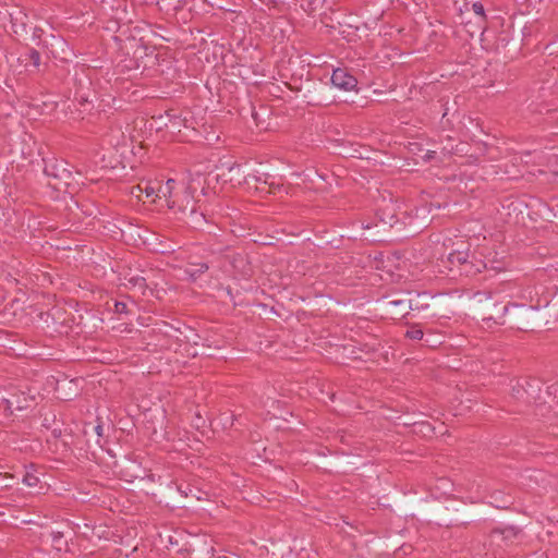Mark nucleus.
<instances>
[{"label": "nucleus", "mask_w": 558, "mask_h": 558, "mask_svg": "<svg viewBox=\"0 0 558 558\" xmlns=\"http://www.w3.org/2000/svg\"><path fill=\"white\" fill-rule=\"evenodd\" d=\"M405 517L414 518L416 514L427 524H435L439 527L451 529L454 526H466L478 515L475 508L463 507L458 504L442 505H418L413 511L402 508Z\"/></svg>", "instance_id": "1"}, {"label": "nucleus", "mask_w": 558, "mask_h": 558, "mask_svg": "<svg viewBox=\"0 0 558 558\" xmlns=\"http://www.w3.org/2000/svg\"><path fill=\"white\" fill-rule=\"evenodd\" d=\"M211 174L196 172L190 173L186 181L179 184L175 180L169 179L166 182V189L169 193L168 207L177 208L182 214L186 209L202 202V197L207 196L210 189Z\"/></svg>", "instance_id": "2"}, {"label": "nucleus", "mask_w": 558, "mask_h": 558, "mask_svg": "<svg viewBox=\"0 0 558 558\" xmlns=\"http://www.w3.org/2000/svg\"><path fill=\"white\" fill-rule=\"evenodd\" d=\"M128 29L119 25L114 36V40L119 44V50L130 57V62L135 69H151L159 64V53L156 52V45H150L153 39L165 40L163 36L158 35L156 32L150 31L148 38L145 40L144 37L136 38L134 35L126 36Z\"/></svg>", "instance_id": "3"}, {"label": "nucleus", "mask_w": 558, "mask_h": 558, "mask_svg": "<svg viewBox=\"0 0 558 558\" xmlns=\"http://www.w3.org/2000/svg\"><path fill=\"white\" fill-rule=\"evenodd\" d=\"M440 266L447 276L452 279L458 277H475L478 275L481 266L480 257L475 252H471V243L469 241L452 242L451 250L446 258L440 259Z\"/></svg>", "instance_id": "4"}, {"label": "nucleus", "mask_w": 558, "mask_h": 558, "mask_svg": "<svg viewBox=\"0 0 558 558\" xmlns=\"http://www.w3.org/2000/svg\"><path fill=\"white\" fill-rule=\"evenodd\" d=\"M399 216L388 208H380L376 211L374 221L362 223V240L369 242H385L401 240L399 232Z\"/></svg>", "instance_id": "5"}, {"label": "nucleus", "mask_w": 558, "mask_h": 558, "mask_svg": "<svg viewBox=\"0 0 558 558\" xmlns=\"http://www.w3.org/2000/svg\"><path fill=\"white\" fill-rule=\"evenodd\" d=\"M292 89L300 93V99L308 106H329L338 102L331 86L319 77L308 76L300 86Z\"/></svg>", "instance_id": "6"}, {"label": "nucleus", "mask_w": 558, "mask_h": 558, "mask_svg": "<svg viewBox=\"0 0 558 558\" xmlns=\"http://www.w3.org/2000/svg\"><path fill=\"white\" fill-rule=\"evenodd\" d=\"M547 325L546 316L541 311V300L537 305L519 304L511 302L508 326L512 329L529 331Z\"/></svg>", "instance_id": "7"}, {"label": "nucleus", "mask_w": 558, "mask_h": 558, "mask_svg": "<svg viewBox=\"0 0 558 558\" xmlns=\"http://www.w3.org/2000/svg\"><path fill=\"white\" fill-rule=\"evenodd\" d=\"M400 239L421 233L430 223V209L426 204L415 205L399 216Z\"/></svg>", "instance_id": "8"}, {"label": "nucleus", "mask_w": 558, "mask_h": 558, "mask_svg": "<svg viewBox=\"0 0 558 558\" xmlns=\"http://www.w3.org/2000/svg\"><path fill=\"white\" fill-rule=\"evenodd\" d=\"M107 452L114 459L111 468L114 475L119 476L121 481L126 483H135L137 486L150 489L151 487L145 483L144 474H146V468L142 465L140 461L132 458L131 456H124L117 460L116 456L111 453V450Z\"/></svg>", "instance_id": "9"}, {"label": "nucleus", "mask_w": 558, "mask_h": 558, "mask_svg": "<svg viewBox=\"0 0 558 558\" xmlns=\"http://www.w3.org/2000/svg\"><path fill=\"white\" fill-rule=\"evenodd\" d=\"M477 302L482 301L484 296L487 301L486 304L477 305L476 314L482 318L483 322L489 323L493 322L496 325H508V319L510 317L511 302H507V304L492 302L493 292H476L474 294Z\"/></svg>", "instance_id": "10"}, {"label": "nucleus", "mask_w": 558, "mask_h": 558, "mask_svg": "<svg viewBox=\"0 0 558 558\" xmlns=\"http://www.w3.org/2000/svg\"><path fill=\"white\" fill-rule=\"evenodd\" d=\"M44 173L48 178V185L54 191L68 192L75 180L72 172L73 167L63 159H52L50 161L44 159Z\"/></svg>", "instance_id": "11"}, {"label": "nucleus", "mask_w": 558, "mask_h": 558, "mask_svg": "<svg viewBox=\"0 0 558 558\" xmlns=\"http://www.w3.org/2000/svg\"><path fill=\"white\" fill-rule=\"evenodd\" d=\"M410 291L387 293L378 300V307L385 317L401 319L410 314Z\"/></svg>", "instance_id": "12"}, {"label": "nucleus", "mask_w": 558, "mask_h": 558, "mask_svg": "<svg viewBox=\"0 0 558 558\" xmlns=\"http://www.w3.org/2000/svg\"><path fill=\"white\" fill-rule=\"evenodd\" d=\"M511 392L515 400L524 404L534 403L542 398V381L531 376L519 377L512 385Z\"/></svg>", "instance_id": "13"}, {"label": "nucleus", "mask_w": 558, "mask_h": 558, "mask_svg": "<svg viewBox=\"0 0 558 558\" xmlns=\"http://www.w3.org/2000/svg\"><path fill=\"white\" fill-rule=\"evenodd\" d=\"M84 446L87 445L92 460H96L98 452L105 450L107 436L104 433V423L97 417L95 421L83 423Z\"/></svg>", "instance_id": "14"}, {"label": "nucleus", "mask_w": 558, "mask_h": 558, "mask_svg": "<svg viewBox=\"0 0 558 558\" xmlns=\"http://www.w3.org/2000/svg\"><path fill=\"white\" fill-rule=\"evenodd\" d=\"M331 89L333 87L345 90L354 92L355 95H349L347 99L342 100L347 104L357 105L364 107V99L357 96L360 88L357 87V80L354 75L348 72L345 68H337L332 71L331 77Z\"/></svg>", "instance_id": "15"}, {"label": "nucleus", "mask_w": 558, "mask_h": 558, "mask_svg": "<svg viewBox=\"0 0 558 558\" xmlns=\"http://www.w3.org/2000/svg\"><path fill=\"white\" fill-rule=\"evenodd\" d=\"M354 360H364L379 363L380 359L388 361V351L385 344L377 337H371L366 342H359V347L353 345L350 351Z\"/></svg>", "instance_id": "16"}, {"label": "nucleus", "mask_w": 558, "mask_h": 558, "mask_svg": "<svg viewBox=\"0 0 558 558\" xmlns=\"http://www.w3.org/2000/svg\"><path fill=\"white\" fill-rule=\"evenodd\" d=\"M246 189L248 191L253 190L255 193L260 196H265L267 194H277L284 190L282 177H279L277 180L275 175L269 173H254L251 172L247 181Z\"/></svg>", "instance_id": "17"}, {"label": "nucleus", "mask_w": 558, "mask_h": 558, "mask_svg": "<svg viewBox=\"0 0 558 558\" xmlns=\"http://www.w3.org/2000/svg\"><path fill=\"white\" fill-rule=\"evenodd\" d=\"M216 258L222 264L221 267L229 264L235 275L243 278H250L253 275L251 262L248 260L247 255L242 252L226 247Z\"/></svg>", "instance_id": "18"}, {"label": "nucleus", "mask_w": 558, "mask_h": 558, "mask_svg": "<svg viewBox=\"0 0 558 558\" xmlns=\"http://www.w3.org/2000/svg\"><path fill=\"white\" fill-rule=\"evenodd\" d=\"M158 122L157 131L168 129L172 134L181 133L184 123L194 122V118L190 112H183L179 109H169L165 113L153 118Z\"/></svg>", "instance_id": "19"}, {"label": "nucleus", "mask_w": 558, "mask_h": 558, "mask_svg": "<svg viewBox=\"0 0 558 558\" xmlns=\"http://www.w3.org/2000/svg\"><path fill=\"white\" fill-rule=\"evenodd\" d=\"M35 405V396L23 390H13L7 398L1 399L0 401V407H2L9 415H13L16 411L22 412L32 409Z\"/></svg>", "instance_id": "20"}, {"label": "nucleus", "mask_w": 558, "mask_h": 558, "mask_svg": "<svg viewBox=\"0 0 558 558\" xmlns=\"http://www.w3.org/2000/svg\"><path fill=\"white\" fill-rule=\"evenodd\" d=\"M8 15L11 22V28L14 34L27 38L31 34V20L26 10L21 5H13Z\"/></svg>", "instance_id": "21"}, {"label": "nucleus", "mask_w": 558, "mask_h": 558, "mask_svg": "<svg viewBox=\"0 0 558 558\" xmlns=\"http://www.w3.org/2000/svg\"><path fill=\"white\" fill-rule=\"evenodd\" d=\"M480 262L478 274L485 270L490 274V277L505 272L510 266L509 257L505 255L499 256L497 252H489L484 258H480Z\"/></svg>", "instance_id": "22"}, {"label": "nucleus", "mask_w": 558, "mask_h": 558, "mask_svg": "<svg viewBox=\"0 0 558 558\" xmlns=\"http://www.w3.org/2000/svg\"><path fill=\"white\" fill-rule=\"evenodd\" d=\"M83 439H85L83 428L81 429L80 434H75L72 433L71 430L68 432L66 429H64L62 447L63 451H70L80 458L92 460L87 445L84 446Z\"/></svg>", "instance_id": "23"}, {"label": "nucleus", "mask_w": 558, "mask_h": 558, "mask_svg": "<svg viewBox=\"0 0 558 558\" xmlns=\"http://www.w3.org/2000/svg\"><path fill=\"white\" fill-rule=\"evenodd\" d=\"M541 311L546 316V323L550 319L558 318V287L547 289L546 293L542 295Z\"/></svg>", "instance_id": "24"}, {"label": "nucleus", "mask_w": 558, "mask_h": 558, "mask_svg": "<svg viewBox=\"0 0 558 558\" xmlns=\"http://www.w3.org/2000/svg\"><path fill=\"white\" fill-rule=\"evenodd\" d=\"M144 243L156 254L169 255L175 252V243L157 233H149Z\"/></svg>", "instance_id": "25"}, {"label": "nucleus", "mask_w": 558, "mask_h": 558, "mask_svg": "<svg viewBox=\"0 0 558 558\" xmlns=\"http://www.w3.org/2000/svg\"><path fill=\"white\" fill-rule=\"evenodd\" d=\"M51 40L49 48L51 56L63 63L70 62L74 57V51L69 43L63 37L54 35H51Z\"/></svg>", "instance_id": "26"}, {"label": "nucleus", "mask_w": 558, "mask_h": 558, "mask_svg": "<svg viewBox=\"0 0 558 558\" xmlns=\"http://www.w3.org/2000/svg\"><path fill=\"white\" fill-rule=\"evenodd\" d=\"M213 260L198 262L195 256L190 255L187 257V267L184 269L186 279L190 282H196L204 274L209 270Z\"/></svg>", "instance_id": "27"}, {"label": "nucleus", "mask_w": 558, "mask_h": 558, "mask_svg": "<svg viewBox=\"0 0 558 558\" xmlns=\"http://www.w3.org/2000/svg\"><path fill=\"white\" fill-rule=\"evenodd\" d=\"M38 468L31 463L29 465H25V473L22 477V482L26 485L31 495L41 494V490L45 488V485L41 483V478L38 476Z\"/></svg>", "instance_id": "28"}, {"label": "nucleus", "mask_w": 558, "mask_h": 558, "mask_svg": "<svg viewBox=\"0 0 558 558\" xmlns=\"http://www.w3.org/2000/svg\"><path fill=\"white\" fill-rule=\"evenodd\" d=\"M251 174L250 168L242 163L234 162L231 167L228 168L227 180L233 186H245L246 181Z\"/></svg>", "instance_id": "29"}, {"label": "nucleus", "mask_w": 558, "mask_h": 558, "mask_svg": "<svg viewBox=\"0 0 558 558\" xmlns=\"http://www.w3.org/2000/svg\"><path fill=\"white\" fill-rule=\"evenodd\" d=\"M199 209L201 206L198 204L190 209H186L181 214V219L194 229L204 228L207 223V219L205 214Z\"/></svg>", "instance_id": "30"}, {"label": "nucleus", "mask_w": 558, "mask_h": 558, "mask_svg": "<svg viewBox=\"0 0 558 558\" xmlns=\"http://www.w3.org/2000/svg\"><path fill=\"white\" fill-rule=\"evenodd\" d=\"M174 486L180 496L185 498V500H179L181 504L191 505L202 499L203 492L191 484H174Z\"/></svg>", "instance_id": "31"}, {"label": "nucleus", "mask_w": 558, "mask_h": 558, "mask_svg": "<svg viewBox=\"0 0 558 558\" xmlns=\"http://www.w3.org/2000/svg\"><path fill=\"white\" fill-rule=\"evenodd\" d=\"M251 116L254 120L255 126L259 131H267L269 129V122L267 119H270V109L266 106L260 105L258 110L251 105Z\"/></svg>", "instance_id": "32"}, {"label": "nucleus", "mask_w": 558, "mask_h": 558, "mask_svg": "<svg viewBox=\"0 0 558 558\" xmlns=\"http://www.w3.org/2000/svg\"><path fill=\"white\" fill-rule=\"evenodd\" d=\"M40 59L41 57L39 51L32 47H27L26 51L19 58L20 62L24 63L26 68L28 65H33L37 72L39 71L40 66Z\"/></svg>", "instance_id": "33"}, {"label": "nucleus", "mask_w": 558, "mask_h": 558, "mask_svg": "<svg viewBox=\"0 0 558 558\" xmlns=\"http://www.w3.org/2000/svg\"><path fill=\"white\" fill-rule=\"evenodd\" d=\"M252 4L257 2L266 7L268 10H275L278 13L284 12L291 8V0H250Z\"/></svg>", "instance_id": "34"}, {"label": "nucleus", "mask_w": 558, "mask_h": 558, "mask_svg": "<svg viewBox=\"0 0 558 558\" xmlns=\"http://www.w3.org/2000/svg\"><path fill=\"white\" fill-rule=\"evenodd\" d=\"M124 286L129 288H137L142 294H145L146 289H148L147 280L145 277L141 275H136L134 277L124 276Z\"/></svg>", "instance_id": "35"}, {"label": "nucleus", "mask_w": 558, "mask_h": 558, "mask_svg": "<svg viewBox=\"0 0 558 558\" xmlns=\"http://www.w3.org/2000/svg\"><path fill=\"white\" fill-rule=\"evenodd\" d=\"M405 425L413 426L415 434H422L425 437H432L435 435V427L428 422H408Z\"/></svg>", "instance_id": "36"}, {"label": "nucleus", "mask_w": 558, "mask_h": 558, "mask_svg": "<svg viewBox=\"0 0 558 558\" xmlns=\"http://www.w3.org/2000/svg\"><path fill=\"white\" fill-rule=\"evenodd\" d=\"M492 499L494 500L492 504L498 509H507L512 505V498L501 492H495Z\"/></svg>", "instance_id": "37"}, {"label": "nucleus", "mask_w": 558, "mask_h": 558, "mask_svg": "<svg viewBox=\"0 0 558 558\" xmlns=\"http://www.w3.org/2000/svg\"><path fill=\"white\" fill-rule=\"evenodd\" d=\"M501 527H495L490 531L488 535V545L496 546L499 548L507 547L505 543L504 534H501Z\"/></svg>", "instance_id": "38"}, {"label": "nucleus", "mask_w": 558, "mask_h": 558, "mask_svg": "<svg viewBox=\"0 0 558 558\" xmlns=\"http://www.w3.org/2000/svg\"><path fill=\"white\" fill-rule=\"evenodd\" d=\"M501 534H504L506 546L511 545L514 539L522 533V530L514 525H507L501 527Z\"/></svg>", "instance_id": "39"}, {"label": "nucleus", "mask_w": 558, "mask_h": 558, "mask_svg": "<svg viewBox=\"0 0 558 558\" xmlns=\"http://www.w3.org/2000/svg\"><path fill=\"white\" fill-rule=\"evenodd\" d=\"M322 0H291V5L300 4L301 9L307 14L315 12L320 5Z\"/></svg>", "instance_id": "40"}, {"label": "nucleus", "mask_w": 558, "mask_h": 558, "mask_svg": "<svg viewBox=\"0 0 558 558\" xmlns=\"http://www.w3.org/2000/svg\"><path fill=\"white\" fill-rule=\"evenodd\" d=\"M17 483V478L11 473H0V493L11 489L14 484Z\"/></svg>", "instance_id": "41"}, {"label": "nucleus", "mask_w": 558, "mask_h": 558, "mask_svg": "<svg viewBox=\"0 0 558 558\" xmlns=\"http://www.w3.org/2000/svg\"><path fill=\"white\" fill-rule=\"evenodd\" d=\"M502 274V278L501 280L499 281V283H501V286H514V287H520L521 284L518 282L519 278L514 276V274L509 270V268H507V270L505 272H501Z\"/></svg>", "instance_id": "42"}, {"label": "nucleus", "mask_w": 558, "mask_h": 558, "mask_svg": "<svg viewBox=\"0 0 558 558\" xmlns=\"http://www.w3.org/2000/svg\"><path fill=\"white\" fill-rule=\"evenodd\" d=\"M472 10L480 17V21L482 23H486L487 22V16L485 14V9H484V5H483L482 2H480V1L474 2L472 4Z\"/></svg>", "instance_id": "43"}, {"label": "nucleus", "mask_w": 558, "mask_h": 558, "mask_svg": "<svg viewBox=\"0 0 558 558\" xmlns=\"http://www.w3.org/2000/svg\"><path fill=\"white\" fill-rule=\"evenodd\" d=\"M423 335H424L423 330L417 325L412 326L405 332V337L411 340H421L423 338Z\"/></svg>", "instance_id": "44"}, {"label": "nucleus", "mask_w": 558, "mask_h": 558, "mask_svg": "<svg viewBox=\"0 0 558 558\" xmlns=\"http://www.w3.org/2000/svg\"><path fill=\"white\" fill-rule=\"evenodd\" d=\"M411 299V308L410 311H417L420 308H424L423 305H420V293L410 291ZM425 308H428V305H425Z\"/></svg>", "instance_id": "45"}, {"label": "nucleus", "mask_w": 558, "mask_h": 558, "mask_svg": "<svg viewBox=\"0 0 558 558\" xmlns=\"http://www.w3.org/2000/svg\"><path fill=\"white\" fill-rule=\"evenodd\" d=\"M114 313L117 314H125V315H130L131 314V310L129 308V305L126 302L124 301H114Z\"/></svg>", "instance_id": "46"}, {"label": "nucleus", "mask_w": 558, "mask_h": 558, "mask_svg": "<svg viewBox=\"0 0 558 558\" xmlns=\"http://www.w3.org/2000/svg\"><path fill=\"white\" fill-rule=\"evenodd\" d=\"M192 426L197 430H203L207 426L206 420L199 413H196L192 421Z\"/></svg>", "instance_id": "47"}, {"label": "nucleus", "mask_w": 558, "mask_h": 558, "mask_svg": "<svg viewBox=\"0 0 558 558\" xmlns=\"http://www.w3.org/2000/svg\"><path fill=\"white\" fill-rule=\"evenodd\" d=\"M43 35H44V31L41 27H39V26L32 27L29 36H31L33 43L39 44Z\"/></svg>", "instance_id": "48"}, {"label": "nucleus", "mask_w": 558, "mask_h": 558, "mask_svg": "<svg viewBox=\"0 0 558 558\" xmlns=\"http://www.w3.org/2000/svg\"><path fill=\"white\" fill-rule=\"evenodd\" d=\"M517 287L514 286H501V283H498L497 287L495 288V292L496 293H506L508 296L510 298H513L514 294L511 292L513 289H515Z\"/></svg>", "instance_id": "49"}, {"label": "nucleus", "mask_w": 558, "mask_h": 558, "mask_svg": "<svg viewBox=\"0 0 558 558\" xmlns=\"http://www.w3.org/2000/svg\"><path fill=\"white\" fill-rule=\"evenodd\" d=\"M545 50H547L550 56L558 52V35L545 46Z\"/></svg>", "instance_id": "50"}, {"label": "nucleus", "mask_w": 558, "mask_h": 558, "mask_svg": "<svg viewBox=\"0 0 558 558\" xmlns=\"http://www.w3.org/2000/svg\"><path fill=\"white\" fill-rule=\"evenodd\" d=\"M162 326L165 327V335L169 336V337H175L177 340H179V337L178 336H173L172 332H175V333H181V331L178 329V328H174L173 326L169 325L168 323L166 322H162Z\"/></svg>", "instance_id": "51"}, {"label": "nucleus", "mask_w": 558, "mask_h": 558, "mask_svg": "<svg viewBox=\"0 0 558 558\" xmlns=\"http://www.w3.org/2000/svg\"><path fill=\"white\" fill-rule=\"evenodd\" d=\"M51 434H52L53 438L59 440L61 446L63 447L64 430H62L61 427H53L51 429Z\"/></svg>", "instance_id": "52"}, {"label": "nucleus", "mask_w": 558, "mask_h": 558, "mask_svg": "<svg viewBox=\"0 0 558 558\" xmlns=\"http://www.w3.org/2000/svg\"><path fill=\"white\" fill-rule=\"evenodd\" d=\"M422 204H426L429 207V209H430V220L434 217L433 211L441 208V203L436 202V201H432L429 203L425 201Z\"/></svg>", "instance_id": "53"}, {"label": "nucleus", "mask_w": 558, "mask_h": 558, "mask_svg": "<svg viewBox=\"0 0 558 558\" xmlns=\"http://www.w3.org/2000/svg\"><path fill=\"white\" fill-rule=\"evenodd\" d=\"M207 555H208V558H239L236 555H232V556L218 555V556H215V549H214L213 546H210L207 549Z\"/></svg>", "instance_id": "54"}, {"label": "nucleus", "mask_w": 558, "mask_h": 558, "mask_svg": "<svg viewBox=\"0 0 558 558\" xmlns=\"http://www.w3.org/2000/svg\"><path fill=\"white\" fill-rule=\"evenodd\" d=\"M75 100H77L82 107H85L87 104H89L88 98L84 95H80L78 90L75 93Z\"/></svg>", "instance_id": "55"}, {"label": "nucleus", "mask_w": 558, "mask_h": 558, "mask_svg": "<svg viewBox=\"0 0 558 558\" xmlns=\"http://www.w3.org/2000/svg\"><path fill=\"white\" fill-rule=\"evenodd\" d=\"M56 421V415H51V416H45L44 417V421H43V426L46 427V428H50L51 427V423Z\"/></svg>", "instance_id": "56"}, {"label": "nucleus", "mask_w": 558, "mask_h": 558, "mask_svg": "<svg viewBox=\"0 0 558 558\" xmlns=\"http://www.w3.org/2000/svg\"><path fill=\"white\" fill-rule=\"evenodd\" d=\"M144 477H145V482H150V483H154L156 480H155V474L150 472V470H147L146 469V474H144Z\"/></svg>", "instance_id": "57"}, {"label": "nucleus", "mask_w": 558, "mask_h": 558, "mask_svg": "<svg viewBox=\"0 0 558 558\" xmlns=\"http://www.w3.org/2000/svg\"><path fill=\"white\" fill-rule=\"evenodd\" d=\"M226 292H227V294L229 295L230 301H231V302H233V305H236V302H235V300H234V295H233L232 288H231V287H227V288H226Z\"/></svg>", "instance_id": "58"}, {"label": "nucleus", "mask_w": 558, "mask_h": 558, "mask_svg": "<svg viewBox=\"0 0 558 558\" xmlns=\"http://www.w3.org/2000/svg\"><path fill=\"white\" fill-rule=\"evenodd\" d=\"M158 193H161L166 197V201L168 202L169 193H168V191L166 189V185L165 186H160L158 189ZM157 196L160 197L159 194H157Z\"/></svg>", "instance_id": "59"}, {"label": "nucleus", "mask_w": 558, "mask_h": 558, "mask_svg": "<svg viewBox=\"0 0 558 558\" xmlns=\"http://www.w3.org/2000/svg\"><path fill=\"white\" fill-rule=\"evenodd\" d=\"M144 191H145V194H146L147 197H149V196L155 194V189L149 186L148 184L146 185Z\"/></svg>", "instance_id": "60"}, {"label": "nucleus", "mask_w": 558, "mask_h": 558, "mask_svg": "<svg viewBox=\"0 0 558 558\" xmlns=\"http://www.w3.org/2000/svg\"><path fill=\"white\" fill-rule=\"evenodd\" d=\"M445 107V110H444V113H442V120H446L447 123L450 122V119L448 118V110L449 108L447 107V104L446 105H442Z\"/></svg>", "instance_id": "61"}, {"label": "nucleus", "mask_w": 558, "mask_h": 558, "mask_svg": "<svg viewBox=\"0 0 558 558\" xmlns=\"http://www.w3.org/2000/svg\"><path fill=\"white\" fill-rule=\"evenodd\" d=\"M160 1H161V0H144V3H145L146 5H153V4L159 5V4H160Z\"/></svg>", "instance_id": "62"}, {"label": "nucleus", "mask_w": 558, "mask_h": 558, "mask_svg": "<svg viewBox=\"0 0 558 558\" xmlns=\"http://www.w3.org/2000/svg\"><path fill=\"white\" fill-rule=\"evenodd\" d=\"M434 154H435V151H429V150H428V151L426 153V155L423 157V158H424V160L429 161L430 159H433V158H434Z\"/></svg>", "instance_id": "63"}, {"label": "nucleus", "mask_w": 558, "mask_h": 558, "mask_svg": "<svg viewBox=\"0 0 558 558\" xmlns=\"http://www.w3.org/2000/svg\"><path fill=\"white\" fill-rule=\"evenodd\" d=\"M412 547L411 546H405V545H402L399 550H403L404 554L408 553V549H411Z\"/></svg>", "instance_id": "64"}]
</instances>
